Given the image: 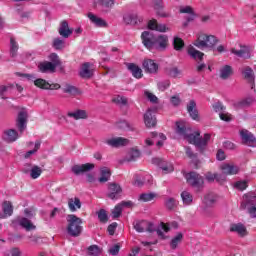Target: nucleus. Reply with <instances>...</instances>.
I'll return each instance as SVG.
<instances>
[{"label": "nucleus", "mask_w": 256, "mask_h": 256, "mask_svg": "<svg viewBox=\"0 0 256 256\" xmlns=\"http://www.w3.org/2000/svg\"><path fill=\"white\" fill-rule=\"evenodd\" d=\"M176 133L191 145H195L200 151H203L207 147V143L211 141L210 133L204 134V137L201 138V133L199 131L193 132L191 128L187 127L185 121L176 122Z\"/></svg>", "instance_id": "obj_1"}, {"label": "nucleus", "mask_w": 256, "mask_h": 256, "mask_svg": "<svg viewBox=\"0 0 256 256\" xmlns=\"http://www.w3.org/2000/svg\"><path fill=\"white\" fill-rule=\"evenodd\" d=\"M24 215L27 217H17L12 221V226L14 227H22L26 231H33L36 229V226L31 222L30 219L35 217V210L33 208H26L24 210Z\"/></svg>", "instance_id": "obj_2"}, {"label": "nucleus", "mask_w": 256, "mask_h": 256, "mask_svg": "<svg viewBox=\"0 0 256 256\" xmlns=\"http://www.w3.org/2000/svg\"><path fill=\"white\" fill-rule=\"evenodd\" d=\"M67 221V233L70 234L71 237H79L83 231V227L81 226L83 220L74 214H70L67 216Z\"/></svg>", "instance_id": "obj_3"}, {"label": "nucleus", "mask_w": 256, "mask_h": 256, "mask_svg": "<svg viewBox=\"0 0 256 256\" xmlns=\"http://www.w3.org/2000/svg\"><path fill=\"white\" fill-rule=\"evenodd\" d=\"M198 49H213L217 45V38L213 35L199 34L194 43Z\"/></svg>", "instance_id": "obj_4"}, {"label": "nucleus", "mask_w": 256, "mask_h": 256, "mask_svg": "<svg viewBox=\"0 0 256 256\" xmlns=\"http://www.w3.org/2000/svg\"><path fill=\"white\" fill-rule=\"evenodd\" d=\"M255 203H256L255 192H250L243 196L241 208L247 209L250 216L256 217V204Z\"/></svg>", "instance_id": "obj_5"}, {"label": "nucleus", "mask_w": 256, "mask_h": 256, "mask_svg": "<svg viewBox=\"0 0 256 256\" xmlns=\"http://www.w3.org/2000/svg\"><path fill=\"white\" fill-rule=\"evenodd\" d=\"M145 231H148V233H153V231H157V235L159 237H165V233H169V231H171V227H169V224L161 222L158 228H156L155 224L147 221Z\"/></svg>", "instance_id": "obj_6"}, {"label": "nucleus", "mask_w": 256, "mask_h": 256, "mask_svg": "<svg viewBox=\"0 0 256 256\" xmlns=\"http://www.w3.org/2000/svg\"><path fill=\"white\" fill-rule=\"evenodd\" d=\"M152 163H153V165H156V167H159V169H161V171L164 175L173 173V171H175V168L173 167V163L166 161L164 159L153 158Z\"/></svg>", "instance_id": "obj_7"}, {"label": "nucleus", "mask_w": 256, "mask_h": 256, "mask_svg": "<svg viewBox=\"0 0 256 256\" xmlns=\"http://www.w3.org/2000/svg\"><path fill=\"white\" fill-rule=\"evenodd\" d=\"M220 171L224 177H227V175H238L241 168L233 162H225L220 165Z\"/></svg>", "instance_id": "obj_8"}, {"label": "nucleus", "mask_w": 256, "mask_h": 256, "mask_svg": "<svg viewBox=\"0 0 256 256\" xmlns=\"http://www.w3.org/2000/svg\"><path fill=\"white\" fill-rule=\"evenodd\" d=\"M185 179L188 185L196 187L197 189H199V187H202L204 183L203 178L197 172L187 173L185 175Z\"/></svg>", "instance_id": "obj_9"}, {"label": "nucleus", "mask_w": 256, "mask_h": 256, "mask_svg": "<svg viewBox=\"0 0 256 256\" xmlns=\"http://www.w3.org/2000/svg\"><path fill=\"white\" fill-rule=\"evenodd\" d=\"M167 47H169V36L160 34L155 37L153 49H157L158 51H165Z\"/></svg>", "instance_id": "obj_10"}, {"label": "nucleus", "mask_w": 256, "mask_h": 256, "mask_svg": "<svg viewBox=\"0 0 256 256\" xmlns=\"http://www.w3.org/2000/svg\"><path fill=\"white\" fill-rule=\"evenodd\" d=\"M27 110L23 109L18 113L16 120V127L20 133H23L27 129V119H28Z\"/></svg>", "instance_id": "obj_11"}, {"label": "nucleus", "mask_w": 256, "mask_h": 256, "mask_svg": "<svg viewBox=\"0 0 256 256\" xmlns=\"http://www.w3.org/2000/svg\"><path fill=\"white\" fill-rule=\"evenodd\" d=\"M155 38L156 36L149 31H144L141 35L142 43L149 51H153Z\"/></svg>", "instance_id": "obj_12"}, {"label": "nucleus", "mask_w": 256, "mask_h": 256, "mask_svg": "<svg viewBox=\"0 0 256 256\" xmlns=\"http://www.w3.org/2000/svg\"><path fill=\"white\" fill-rule=\"evenodd\" d=\"M34 85L36 87H38L39 89H44V90H51V91H55L57 89H61V85L60 84H51L49 83L47 80L43 79V78H38L34 81Z\"/></svg>", "instance_id": "obj_13"}, {"label": "nucleus", "mask_w": 256, "mask_h": 256, "mask_svg": "<svg viewBox=\"0 0 256 256\" xmlns=\"http://www.w3.org/2000/svg\"><path fill=\"white\" fill-rule=\"evenodd\" d=\"M104 143L109 145V147L119 148L129 145V140L123 137H115L104 140Z\"/></svg>", "instance_id": "obj_14"}, {"label": "nucleus", "mask_w": 256, "mask_h": 256, "mask_svg": "<svg viewBox=\"0 0 256 256\" xmlns=\"http://www.w3.org/2000/svg\"><path fill=\"white\" fill-rule=\"evenodd\" d=\"M94 71L95 67L93 66V64L85 62L80 68L79 75L80 77H82V79H91Z\"/></svg>", "instance_id": "obj_15"}, {"label": "nucleus", "mask_w": 256, "mask_h": 256, "mask_svg": "<svg viewBox=\"0 0 256 256\" xmlns=\"http://www.w3.org/2000/svg\"><path fill=\"white\" fill-rule=\"evenodd\" d=\"M240 137L245 145L248 147H256V139L255 136L248 130L240 131Z\"/></svg>", "instance_id": "obj_16"}, {"label": "nucleus", "mask_w": 256, "mask_h": 256, "mask_svg": "<svg viewBox=\"0 0 256 256\" xmlns=\"http://www.w3.org/2000/svg\"><path fill=\"white\" fill-rule=\"evenodd\" d=\"M123 193V189L117 183H110L108 186V197L109 199H119Z\"/></svg>", "instance_id": "obj_17"}, {"label": "nucleus", "mask_w": 256, "mask_h": 256, "mask_svg": "<svg viewBox=\"0 0 256 256\" xmlns=\"http://www.w3.org/2000/svg\"><path fill=\"white\" fill-rule=\"evenodd\" d=\"M144 123L146 127L151 128L157 125V118H155V109H148L144 114Z\"/></svg>", "instance_id": "obj_18"}, {"label": "nucleus", "mask_w": 256, "mask_h": 256, "mask_svg": "<svg viewBox=\"0 0 256 256\" xmlns=\"http://www.w3.org/2000/svg\"><path fill=\"white\" fill-rule=\"evenodd\" d=\"M2 139L6 143H15L19 139V133L15 129H7L3 132Z\"/></svg>", "instance_id": "obj_19"}, {"label": "nucleus", "mask_w": 256, "mask_h": 256, "mask_svg": "<svg viewBox=\"0 0 256 256\" xmlns=\"http://www.w3.org/2000/svg\"><path fill=\"white\" fill-rule=\"evenodd\" d=\"M148 29L151 31H158L159 33H167L171 29L165 24H159L155 19H152L148 22Z\"/></svg>", "instance_id": "obj_20"}, {"label": "nucleus", "mask_w": 256, "mask_h": 256, "mask_svg": "<svg viewBox=\"0 0 256 256\" xmlns=\"http://www.w3.org/2000/svg\"><path fill=\"white\" fill-rule=\"evenodd\" d=\"M231 53H233V55H236V57H241L242 59L251 58V48L249 46H241L240 50L232 48Z\"/></svg>", "instance_id": "obj_21"}, {"label": "nucleus", "mask_w": 256, "mask_h": 256, "mask_svg": "<svg viewBox=\"0 0 256 256\" xmlns=\"http://www.w3.org/2000/svg\"><path fill=\"white\" fill-rule=\"evenodd\" d=\"M91 169H95V164L86 163L82 165H74L72 167V172L74 173V175H81V173L91 171Z\"/></svg>", "instance_id": "obj_22"}, {"label": "nucleus", "mask_w": 256, "mask_h": 256, "mask_svg": "<svg viewBox=\"0 0 256 256\" xmlns=\"http://www.w3.org/2000/svg\"><path fill=\"white\" fill-rule=\"evenodd\" d=\"M133 202L132 201H123L120 204L116 205L115 208L112 210V217L113 219H117L118 217H121V213H123V207H132Z\"/></svg>", "instance_id": "obj_23"}, {"label": "nucleus", "mask_w": 256, "mask_h": 256, "mask_svg": "<svg viewBox=\"0 0 256 256\" xmlns=\"http://www.w3.org/2000/svg\"><path fill=\"white\" fill-rule=\"evenodd\" d=\"M230 231L236 233L239 237H246L247 235V228L242 223L231 224Z\"/></svg>", "instance_id": "obj_24"}, {"label": "nucleus", "mask_w": 256, "mask_h": 256, "mask_svg": "<svg viewBox=\"0 0 256 256\" xmlns=\"http://www.w3.org/2000/svg\"><path fill=\"white\" fill-rule=\"evenodd\" d=\"M187 111L194 121H199V112L197 111V103H195V100H191L188 103Z\"/></svg>", "instance_id": "obj_25"}, {"label": "nucleus", "mask_w": 256, "mask_h": 256, "mask_svg": "<svg viewBox=\"0 0 256 256\" xmlns=\"http://www.w3.org/2000/svg\"><path fill=\"white\" fill-rule=\"evenodd\" d=\"M73 34V29L69 28V23L63 21L59 27V35L64 39H69V36Z\"/></svg>", "instance_id": "obj_26"}, {"label": "nucleus", "mask_w": 256, "mask_h": 256, "mask_svg": "<svg viewBox=\"0 0 256 256\" xmlns=\"http://www.w3.org/2000/svg\"><path fill=\"white\" fill-rule=\"evenodd\" d=\"M205 177L206 181H208L209 183H213V181H217V183H223L226 179V177L222 174L211 172H207Z\"/></svg>", "instance_id": "obj_27"}, {"label": "nucleus", "mask_w": 256, "mask_h": 256, "mask_svg": "<svg viewBox=\"0 0 256 256\" xmlns=\"http://www.w3.org/2000/svg\"><path fill=\"white\" fill-rule=\"evenodd\" d=\"M115 5V0H97L95 2V7H99L100 9H104V11H109Z\"/></svg>", "instance_id": "obj_28"}, {"label": "nucleus", "mask_w": 256, "mask_h": 256, "mask_svg": "<svg viewBox=\"0 0 256 256\" xmlns=\"http://www.w3.org/2000/svg\"><path fill=\"white\" fill-rule=\"evenodd\" d=\"M3 213H0V219H5L6 217H11L13 215V205L11 202L5 201L2 204Z\"/></svg>", "instance_id": "obj_29"}, {"label": "nucleus", "mask_w": 256, "mask_h": 256, "mask_svg": "<svg viewBox=\"0 0 256 256\" xmlns=\"http://www.w3.org/2000/svg\"><path fill=\"white\" fill-rule=\"evenodd\" d=\"M143 67L148 73H157L159 69V65H157V63L151 59L144 60Z\"/></svg>", "instance_id": "obj_30"}, {"label": "nucleus", "mask_w": 256, "mask_h": 256, "mask_svg": "<svg viewBox=\"0 0 256 256\" xmlns=\"http://www.w3.org/2000/svg\"><path fill=\"white\" fill-rule=\"evenodd\" d=\"M38 69L41 73H55L57 67L51 62H42L38 65Z\"/></svg>", "instance_id": "obj_31"}, {"label": "nucleus", "mask_w": 256, "mask_h": 256, "mask_svg": "<svg viewBox=\"0 0 256 256\" xmlns=\"http://www.w3.org/2000/svg\"><path fill=\"white\" fill-rule=\"evenodd\" d=\"M231 75H233V67L229 66V65H224L222 67H220L219 69V77L221 79H229V77H231Z\"/></svg>", "instance_id": "obj_32"}, {"label": "nucleus", "mask_w": 256, "mask_h": 256, "mask_svg": "<svg viewBox=\"0 0 256 256\" xmlns=\"http://www.w3.org/2000/svg\"><path fill=\"white\" fill-rule=\"evenodd\" d=\"M88 19L96 27H105L107 25V22L104 19H102L101 17H98L97 15H95L93 13H88Z\"/></svg>", "instance_id": "obj_33"}, {"label": "nucleus", "mask_w": 256, "mask_h": 256, "mask_svg": "<svg viewBox=\"0 0 256 256\" xmlns=\"http://www.w3.org/2000/svg\"><path fill=\"white\" fill-rule=\"evenodd\" d=\"M124 19V23H126V25H137V23L141 22V18H139V16H137V14H125L123 16Z\"/></svg>", "instance_id": "obj_34"}, {"label": "nucleus", "mask_w": 256, "mask_h": 256, "mask_svg": "<svg viewBox=\"0 0 256 256\" xmlns=\"http://www.w3.org/2000/svg\"><path fill=\"white\" fill-rule=\"evenodd\" d=\"M188 55H190L192 59H195V61H203V57H205L203 52L195 49L193 46L188 47Z\"/></svg>", "instance_id": "obj_35"}, {"label": "nucleus", "mask_w": 256, "mask_h": 256, "mask_svg": "<svg viewBox=\"0 0 256 256\" xmlns=\"http://www.w3.org/2000/svg\"><path fill=\"white\" fill-rule=\"evenodd\" d=\"M127 67L136 79H141V77H143V70H141L137 64L129 63L127 64Z\"/></svg>", "instance_id": "obj_36"}, {"label": "nucleus", "mask_w": 256, "mask_h": 256, "mask_svg": "<svg viewBox=\"0 0 256 256\" xmlns=\"http://www.w3.org/2000/svg\"><path fill=\"white\" fill-rule=\"evenodd\" d=\"M68 117L75 119L78 121V119H87V111L85 110H74L67 113Z\"/></svg>", "instance_id": "obj_37"}, {"label": "nucleus", "mask_w": 256, "mask_h": 256, "mask_svg": "<svg viewBox=\"0 0 256 256\" xmlns=\"http://www.w3.org/2000/svg\"><path fill=\"white\" fill-rule=\"evenodd\" d=\"M154 9L158 15V17H169V13L163 12V0H155L154 1Z\"/></svg>", "instance_id": "obj_38"}, {"label": "nucleus", "mask_w": 256, "mask_h": 256, "mask_svg": "<svg viewBox=\"0 0 256 256\" xmlns=\"http://www.w3.org/2000/svg\"><path fill=\"white\" fill-rule=\"evenodd\" d=\"M68 207L72 213H75L77 209H81V200L79 198H70L68 200Z\"/></svg>", "instance_id": "obj_39"}, {"label": "nucleus", "mask_w": 256, "mask_h": 256, "mask_svg": "<svg viewBox=\"0 0 256 256\" xmlns=\"http://www.w3.org/2000/svg\"><path fill=\"white\" fill-rule=\"evenodd\" d=\"M141 156V152L137 148H132L128 151L125 159L126 161H137Z\"/></svg>", "instance_id": "obj_40"}, {"label": "nucleus", "mask_w": 256, "mask_h": 256, "mask_svg": "<svg viewBox=\"0 0 256 256\" xmlns=\"http://www.w3.org/2000/svg\"><path fill=\"white\" fill-rule=\"evenodd\" d=\"M151 137L154 139V141H157V147H163V141L167 140V136H165L163 133L152 132Z\"/></svg>", "instance_id": "obj_41"}, {"label": "nucleus", "mask_w": 256, "mask_h": 256, "mask_svg": "<svg viewBox=\"0 0 256 256\" xmlns=\"http://www.w3.org/2000/svg\"><path fill=\"white\" fill-rule=\"evenodd\" d=\"M181 241H183V233L178 232L175 236L172 237L170 241L171 249H177L179 247Z\"/></svg>", "instance_id": "obj_42"}, {"label": "nucleus", "mask_w": 256, "mask_h": 256, "mask_svg": "<svg viewBox=\"0 0 256 256\" xmlns=\"http://www.w3.org/2000/svg\"><path fill=\"white\" fill-rule=\"evenodd\" d=\"M100 178H99V182L100 183H107V181H109V178L111 177V170H109V168L107 167H103L100 170Z\"/></svg>", "instance_id": "obj_43"}, {"label": "nucleus", "mask_w": 256, "mask_h": 256, "mask_svg": "<svg viewBox=\"0 0 256 256\" xmlns=\"http://www.w3.org/2000/svg\"><path fill=\"white\" fill-rule=\"evenodd\" d=\"M157 197L156 193H142L140 194L138 201H142V203H149V201H153Z\"/></svg>", "instance_id": "obj_44"}, {"label": "nucleus", "mask_w": 256, "mask_h": 256, "mask_svg": "<svg viewBox=\"0 0 256 256\" xmlns=\"http://www.w3.org/2000/svg\"><path fill=\"white\" fill-rule=\"evenodd\" d=\"M63 93H68V95H79V89H77V87L71 85V84H66L63 88H62Z\"/></svg>", "instance_id": "obj_45"}, {"label": "nucleus", "mask_w": 256, "mask_h": 256, "mask_svg": "<svg viewBox=\"0 0 256 256\" xmlns=\"http://www.w3.org/2000/svg\"><path fill=\"white\" fill-rule=\"evenodd\" d=\"M253 103V98H246L239 102L234 103V109H243V107H249Z\"/></svg>", "instance_id": "obj_46"}, {"label": "nucleus", "mask_w": 256, "mask_h": 256, "mask_svg": "<svg viewBox=\"0 0 256 256\" xmlns=\"http://www.w3.org/2000/svg\"><path fill=\"white\" fill-rule=\"evenodd\" d=\"M217 201V195L210 193L207 194L204 197V205H206L207 207H211V205H214Z\"/></svg>", "instance_id": "obj_47"}, {"label": "nucleus", "mask_w": 256, "mask_h": 256, "mask_svg": "<svg viewBox=\"0 0 256 256\" xmlns=\"http://www.w3.org/2000/svg\"><path fill=\"white\" fill-rule=\"evenodd\" d=\"M243 75H244L245 79H247V81H249V83L255 82V75L253 74V69H251V67H246L243 70Z\"/></svg>", "instance_id": "obj_48"}, {"label": "nucleus", "mask_w": 256, "mask_h": 256, "mask_svg": "<svg viewBox=\"0 0 256 256\" xmlns=\"http://www.w3.org/2000/svg\"><path fill=\"white\" fill-rule=\"evenodd\" d=\"M147 227V221H137L134 223V229L137 231V233H145Z\"/></svg>", "instance_id": "obj_49"}, {"label": "nucleus", "mask_w": 256, "mask_h": 256, "mask_svg": "<svg viewBox=\"0 0 256 256\" xmlns=\"http://www.w3.org/2000/svg\"><path fill=\"white\" fill-rule=\"evenodd\" d=\"M181 199L184 205H191L193 203V195L187 191L181 193Z\"/></svg>", "instance_id": "obj_50"}, {"label": "nucleus", "mask_w": 256, "mask_h": 256, "mask_svg": "<svg viewBox=\"0 0 256 256\" xmlns=\"http://www.w3.org/2000/svg\"><path fill=\"white\" fill-rule=\"evenodd\" d=\"M43 173V170L39 166H33L30 170V177L32 179H39L41 177V174Z\"/></svg>", "instance_id": "obj_51"}, {"label": "nucleus", "mask_w": 256, "mask_h": 256, "mask_svg": "<svg viewBox=\"0 0 256 256\" xmlns=\"http://www.w3.org/2000/svg\"><path fill=\"white\" fill-rule=\"evenodd\" d=\"M38 149H41V141L37 140L34 144V149L33 150H30L28 152H26L24 154V158L25 159H29V157H31L32 155H35L36 152L38 151Z\"/></svg>", "instance_id": "obj_52"}, {"label": "nucleus", "mask_w": 256, "mask_h": 256, "mask_svg": "<svg viewBox=\"0 0 256 256\" xmlns=\"http://www.w3.org/2000/svg\"><path fill=\"white\" fill-rule=\"evenodd\" d=\"M18 50H19V45L17 44L15 39L11 38L10 39V55H11V57H16Z\"/></svg>", "instance_id": "obj_53"}, {"label": "nucleus", "mask_w": 256, "mask_h": 256, "mask_svg": "<svg viewBox=\"0 0 256 256\" xmlns=\"http://www.w3.org/2000/svg\"><path fill=\"white\" fill-rule=\"evenodd\" d=\"M144 97L147 99V101H150V103H159V98H157L155 94L149 90H144Z\"/></svg>", "instance_id": "obj_54"}, {"label": "nucleus", "mask_w": 256, "mask_h": 256, "mask_svg": "<svg viewBox=\"0 0 256 256\" xmlns=\"http://www.w3.org/2000/svg\"><path fill=\"white\" fill-rule=\"evenodd\" d=\"M52 45L54 49H56V51H61L62 49H65V41L61 38L54 39Z\"/></svg>", "instance_id": "obj_55"}, {"label": "nucleus", "mask_w": 256, "mask_h": 256, "mask_svg": "<svg viewBox=\"0 0 256 256\" xmlns=\"http://www.w3.org/2000/svg\"><path fill=\"white\" fill-rule=\"evenodd\" d=\"M97 216L100 223H107L109 221V216L107 215V211L105 209H100L97 212Z\"/></svg>", "instance_id": "obj_56"}, {"label": "nucleus", "mask_w": 256, "mask_h": 256, "mask_svg": "<svg viewBox=\"0 0 256 256\" xmlns=\"http://www.w3.org/2000/svg\"><path fill=\"white\" fill-rule=\"evenodd\" d=\"M249 181L247 180H240L234 183V188L238 189V191H245L247 187L249 186Z\"/></svg>", "instance_id": "obj_57"}, {"label": "nucleus", "mask_w": 256, "mask_h": 256, "mask_svg": "<svg viewBox=\"0 0 256 256\" xmlns=\"http://www.w3.org/2000/svg\"><path fill=\"white\" fill-rule=\"evenodd\" d=\"M173 46L176 51H181L185 47V42L179 37H174Z\"/></svg>", "instance_id": "obj_58"}, {"label": "nucleus", "mask_w": 256, "mask_h": 256, "mask_svg": "<svg viewBox=\"0 0 256 256\" xmlns=\"http://www.w3.org/2000/svg\"><path fill=\"white\" fill-rule=\"evenodd\" d=\"M180 13H187L189 15L188 21H193V19H195V14H193V8H191V6L180 8Z\"/></svg>", "instance_id": "obj_59"}, {"label": "nucleus", "mask_w": 256, "mask_h": 256, "mask_svg": "<svg viewBox=\"0 0 256 256\" xmlns=\"http://www.w3.org/2000/svg\"><path fill=\"white\" fill-rule=\"evenodd\" d=\"M88 255L91 256H100L101 255V248L97 245H92L88 247Z\"/></svg>", "instance_id": "obj_60"}, {"label": "nucleus", "mask_w": 256, "mask_h": 256, "mask_svg": "<svg viewBox=\"0 0 256 256\" xmlns=\"http://www.w3.org/2000/svg\"><path fill=\"white\" fill-rule=\"evenodd\" d=\"M121 250V245L119 244H114L109 247L108 253L110 255H119V251Z\"/></svg>", "instance_id": "obj_61"}, {"label": "nucleus", "mask_w": 256, "mask_h": 256, "mask_svg": "<svg viewBox=\"0 0 256 256\" xmlns=\"http://www.w3.org/2000/svg\"><path fill=\"white\" fill-rule=\"evenodd\" d=\"M171 87V81L164 80L158 83V89L159 91H166V89H169Z\"/></svg>", "instance_id": "obj_62"}, {"label": "nucleus", "mask_w": 256, "mask_h": 256, "mask_svg": "<svg viewBox=\"0 0 256 256\" xmlns=\"http://www.w3.org/2000/svg\"><path fill=\"white\" fill-rule=\"evenodd\" d=\"M49 59L52 63V65H55V67H59L61 65V61L59 60V56L55 53L50 54Z\"/></svg>", "instance_id": "obj_63"}, {"label": "nucleus", "mask_w": 256, "mask_h": 256, "mask_svg": "<svg viewBox=\"0 0 256 256\" xmlns=\"http://www.w3.org/2000/svg\"><path fill=\"white\" fill-rule=\"evenodd\" d=\"M113 101L114 103H117V105H127L128 103L127 97H124V96H116L113 99Z\"/></svg>", "instance_id": "obj_64"}]
</instances>
